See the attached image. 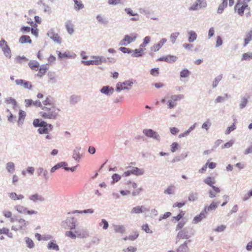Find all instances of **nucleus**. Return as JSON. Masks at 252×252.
Wrapping results in <instances>:
<instances>
[{"mask_svg":"<svg viewBox=\"0 0 252 252\" xmlns=\"http://www.w3.org/2000/svg\"><path fill=\"white\" fill-rule=\"evenodd\" d=\"M29 66L32 70H37L39 66V63L37 61L31 60L29 62Z\"/></svg>","mask_w":252,"mask_h":252,"instance_id":"nucleus-20","label":"nucleus"},{"mask_svg":"<svg viewBox=\"0 0 252 252\" xmlns=\"http://www.w3.org/2000/svg\"><path fill=\"white\" fill-rule=\"evenodd\" d=\"M248 6L246 3H242L238 1L235 6V9L238 10V13L242 16L244 14V10Z\"/></svg>","mask_w":252,"mask_h":252,"instance_id":"nucleus-10","label":"nucleus"},{"mask_svg":"<svg viewBox=\"0 0 252 252\" xmlns=\"http://www.w3.org/2000/svg\"><path fill=\"white\" fill-rule=\"evenodd\" d=\"M9 198L14 201L22 200L24 196L22 194H17L16 193L12 192L8 193Z\"/></svg>","mask_w":252,"mask_h":252,"instance_id":"nucleus-15","label":"nucleus"},{"mask_svg":"<svg viewBox=\"0 0 252 252\" xmlns=\"http://www.w3.org/2000/svg\"><path fill=\"white\" fill-rule=\"evenodd\" d=\"M230 97V95L227 93L223 94V96H218L215 99L216 103H221L227 100Z\"/></svg>","mask_w":252,"mask_h":252,"instance_id":"nucleus-16","label":"nucleus"},{"mask_svg":"<svg viewBox=\"0 0 252 252\" xmlns=\"http://www.w3.org/2000/svg\"><path fill=\"white\" fill-rule=\"evenodd\" d=\"M143 132L145 135L149 137L153 138L159 141L160 137L158 133L151 129H144Z\"/></svg>","mask_w":252,"mask_h":252,"instance_id":"nucleus-8","label":"nucleus"},{"mask_svg":"<svg viewBox=\"0 0 252 252\" xmlns=\"http://www.w3.org/2000/svg\"><path fill=\"white\" fill-rule=\"evenodd\" d=\"M160 61H164L168 63L175 62L177 60V57L173 55H168L166 57H160L159 59Z\"/></svg>","mask_w":252,"mask_h":252,"instance_id":"nucleus-14","label":"nucleus"},{"mask_svg":"<svg viewBox=\"0 0 252 252\" xmlns=\"http://www.w3.org/2000/svg\"><path fill=\"white\" fill-rule=\"evenodd\" d=\"M91 58L93 60V63H94V65H98L101 64L99 59H97V58H99V56H93L91 57Z\"/></svg>","mask_w":252,"mask_h":252,"instance_id":"nucleus-59","label":"nucleus"},{"mask_svg":"<svg viewBox=\"0 0 252 252\" xmlns=\"http://www.w3.org/2000/svg\"><path fill=\"white\" fill-rule=\"evenodd\" d=\"M142 229L147 233H152L153 232L149 228L148 224H144L141 226Z\"/></svg>","mask_w":252,"mask_h":252,"instance_id":"nucleus-54","label":"nucleus"},{"mask_svg":"<svg viewBox=\"0 0 252 252\" xmlns=\"http://www.w3.org/2000/svg\"><path fill=\"white\" fill-rule=\"evenodd\" d=\"M43 103L45 106H48L49 107H46V108L51 110V107H52V98L51 97H47L46 99L43 101Z\"/></svg>","mask_w":252,"mask_h":252,"instance_id":"nucleus-23","label":"nucleus"},{"mask_svg":"<svg viewBox=\"0 0 252 252\" xmlns=\"http://www.w3.org/2000/svg\"><path fill=\"white\" fill-rule=\"evenodd\" d=\"M18 222L19 223L18 227H16V226H12L11 227L12 230L17 231L19 229H22L25 228L28 224V222L24 219H19L18 220Z\"/></svg>","mask_w":252,"mask_h":252,"instance_id":"nucleus-11","label":"nucleus"},{"mask_svg":"<svg viewBox=\"0 0 252 252\" xmlns=\"http://www.w3.org/2000/svg\"><path fill=\"white\" fill-rule=\"evenodd\" d=\"M14 208L18 213L20 214H27L30 215L37 214L36 211L32 210H28L26 207H25L24 206L21 205H16L14 207Z\"/></svg>","mask_w":252,"mask_h":252,"instance_id":"nucleus-4","label":"nucleus"},{"mask_svg":"<svg viewBox=\"0 0 252 252\" xmlns=\"http://www.w3.org/2000/svg\"><path fill=\"white\" fill-rule=\"evenodd\" d=\"M114 91V89L109 86H104L100 90V92L101 94L108 96L111 95Z\"/></svg>","mask_w":252,"mask_h":252,"instance_id":"nucleus-9","label":"nucleus"},{"mask_svg":"<svg viewBox=\"0 0 252 252\" xmlns=\"http://www.w3.org/2000/svg\"><path fill=\"white\" fill-rule=\"evenodd\" d=\"M65 28L68 33L70 35L74 33V29L72 24L69 21L65 22Z\"/></svg>","mask_w":252,"mask_h":252,"instance_id":"nucleus-29","label":"nucleus"},{"mask_svg":"<svg viewBox=\"0 0 252 252\" xmlns=\"http://www.w3.org/2000/svg\"><path fill=\"white\" fill-rule=\"evenodd\" d=\"M252 59V53L248 52L243 54L242 60H248Z\"/></svg>","mask_w":252,"mask_h":252,"instance_id":"nucleus-50","label":"nucleus"},{"mask_svg":"<svg viewBox=\"0 0 252 252\" xmlns=\"http://www.w3.org/2000/svg\"><path fill=\"white\" fill-rule=\"evenodd\" d=\"M96 18L97 21L101 24H106L107 23L103 16L100 15H97L96 17Z\"/></svg>","mask_w":252,"mask_h":252,"instance_id":"nucleus-62","label":"nucleus"},{"mask_svg":"<svg viewBox=\"0 0 252 252\" xmlns=\"http://www.w3.org/2000/svg\"><path fill=\"white\" fill-rule=\"evenodd\" d=\"M2 234H4L11 238L13 237L12 233L10 232L9 230L5 227H3L2 228L0 229V235Z\"/></svg>","mask_w":252,"mask_h":252,"instance_id":"nucleus-35","label":"nucleus"},{"mask_svg":"<svg viewBox=\"0 0 252 252\" xmlns=\"http://www.w3.org/2000/svg\"><path fill=\"white\" fill-rule=\"evenodd\" d=\"M136 251V247L133 246H129L126 249L123 250L124 252H135Z\"/></svg>","mask_w":252,"mask_h":252,"instance_id":"nucleus-61","label":"nucleus"},{"mask_svg":"<svg viewBox=\"0 0 252 252\" xmlns=\"http://www.w3.org/2000/svg\"><path fill=\"white\" fill-rule=\"evenodd\" d=\"M204 182L206 184L212 187L215 183V180L214 177H207L204 180Z\"/></svg>","mask_w":252,"mask_h":252,"instance_id":"nucleus-34","label":"nucleus"},{"mask_svg":"<svg viewBox=\"0 0 252 252\" xmlns=\"http://www.w3.org/2000/svg\"><path fill=\"white\" fill-rule=\"evenodd\" d=\"M166 41L167 40L166 38H162L157 44L154 45L151 47V50L154 52H157Z\"/></svg>","mask_w":252,"mask_h":252,"instance_id":"nucleus-13","label":"nucleus"},{"mask_svg":"<svg viewBox=\"0 0 252 252\" xmlns=\"http://www.w3.org/2000/svg\"><path fill=\"white\" fill-rule=\"evenodd\" d=\"M131 173L132 174L135 175L136 176L141 175L144 174V170L142 169L138 168V167H133L131 168Z\"/></svg>","mask_w":252,"mask_h":252,"instance_id":"nucleus-25","label":"nucleus"},{"mask_svg":"<svg viewBox=\"0 0 252 252\" xmlns=\"http://www.w3.org/2000/svg\"><path fill=\"white\" fill-rule=\"evenodd\" d=\"M6 168L8 172H13L15 170V166L13 162H9L7 163Z\"/></svg>","mask_w":252,"mask_h":252,"instance_id":"nucleus-49","label":"nucleus"},{"mask_svg":"<svg viewBox=\"0 0 252 252\" xmlns=\"http://www.w3.org/2000/svg\"><path fill=\"white\" fill-rule=\"evenodd\" d=\"M196 124H194L192 126H190L187 131L180 135V137H184L187 136L191 130H192L195 127Z\"/></svg>","mask_w":252,"mask_h":252,"instance_id":"nucleus-60","label":"nucleus"},{"mask_svg":"<svg viewBox=\"0 0 252 252\" xmlns=\"http://www.w3.org/2000/svg\"><path fill=\"white\" fill-rule=\"evenodd\" d=\"M151 41V38L150 36H146L143 40V42L140 45V47L142 48L143 47H145L147 44L150 43Z\"/></svg>","mask_w":252,"mask_h":252,"instance_id":"nucleus-48","label":"nucleus"},{"mask_svg":"<svg viewBox=\"0 0 252 252\" xmlns=\"http://www.w3.org/2000/svg\"><path fill=\"white\" fill-rule=\"evenodd\" d=\"M48 69L47 65H42L40 66V68H38L39 69V72L37 74L38 76L42 77V75L45 74V73L46 72L47 70Z\"/></svg>","mask_w":252,"mask_h":252,"instance_id":"nucleus-33","label":"nucleus"},{"mask_svg":"<svg viewBox=\"0 0 252 252\" xmlns=\"http://www.w3.org/2000/svg\"><path fill=\"white\" fill-rule=\"evenodd\" d=\"M2 51L3 52L4 55L7 58H11V50L10 48L8 47L7 44L5 45V46L2 48Z\"/></svg>","mask_w":252,"mask_h":252,"instance_id":"nucleus-31","label":"nucleus"},{"mask_svg":"<svg viewBox=\"0 0 252 252\" xmlns=\"http://www.w3.org/2000/svg\"><path fill=\"white\" fill-rule=\"evenodd\" d=\"M76 237L85 238L87 235L86 232L84 230H77L75 231Z\"/></svg>","mask_w":252,"mask_h":252,"instance_id":"nucleus-39","label":"nucleus"},{"mask_svg":"<svg viewBox=\"0 0 252 252\" xmlns=\"http://www.w3.org/2000/svg\"><path fill=\"white\" fill-rule=\"evenodd\" d=\"M28 61V59L24 56H18L16 57L15 59V62L16 63L22 64L23 62H26Z\"/></svg>","mask_w":252,"mask_h":252,"instance_id":"nucleus-38","label":"nucleus"},{"mask_svg":"<svg viewBox=\"0 0 252 252\" xmlns=\"http://www.w3.org/2000/svg\"><path fill=\"white\" fill-rule=\"evenodd\" d=\"M80 100V96L79 95H72L69 98V102L71 104H75Z\"/></svg>","mask_w":252,"mask_h":252,"instance_id":"nucleus-32","label":"nucleus"},{"mask_svg":"<svg viewBox=\"0 0 252 252\" xmlns=\"http://www.w3.org/2000/svg\"><path fill=\"white\" fill-rule=\"evenodd\" d=\"M252 40V30L250 31L246 34V37L245 38L244 46L245 47L250 41Z\"/></svg>","mask_w":252,"mask_h":252,"instance_id":"nucleus-36","label":"nucleus"},{"mask_svg":"<svg viewBox=\"0 0 252 252\" xmlns=\"http://www.w3.org/2000/svg\"><path fill=\"white\" fill-rule=\"evenodd\" d=\"M144 50L143 48L136 49L132 50L131 56L133 57H141L143 55Z\"/></svg>","mask_w":252,"mask_h":252,"instance_id":"nucleus-18","label":"nucleus"},{"mask_svg":"<svg viewBox=\"0 0 252 252\" xmlns=\"http://www.w3.org/2000/svg\"><path fill=\"white\" fill-rule=\"evenodd\" d=\"M133 84L132 80H127L123 83L119 82L117 84L116 90L117 92H120L122 90H129L130 88L128 87H131Z\"/></svg>","mask_w":252,"mask_h":252,"instance_id":"nucleus-3","label":"nucleus"},{"mask_svg":"<svg viewBox=\"0 0 252 252\" xmlns=\"http://www.w3.org/2000/svg\"><path fill=\"white\" fill-rule=\"evenodd\" d=\"M44 122H40V121L39 120V119H35L34 121H33V125L35 126V127H37V126H41L42 125H44Z\"/></svg>","mask_w":252,"mask_h":252,"instance_id":"nucleus-64","label":"nucleus"},{"mask_svg":"<svg viewBox=\"0 0 252 252\" xmlns=\"http://www.w3.org/2000/svg\"><path fill=\"white\" fill-rule=\"evenodd\" d=\"M56 52L58 54L59 57L61 59L63 58L71 57V56L69 54V53L65 52L64 53H62L61 52L58 51H57Z\"/></svg>","mask_w":252,"mask_h":252,"instance_id":"nucleus-53","label":"nucleus"},{"mask_svg":"<svg viewBox=\"0 0 252 252\" xmlns=\"http://www.w3.org/2000/svg\"><path fill=\"white\" fill-rule=\"evenodd\" d=\"M119 50L124 53L131 54L132 53V50L129 48H127L125 47H121L119 48Z\"/></svg>","mask_w":252,"mask_h":252,"instance_id":"nucleus-58","label":"nucleus"},{"mask_svg":"<svg viewBox=\"0 0 252 252\" xmlns=\"http://www.w3.org/2000/svg\"><path fill=\"white\" fill-rule=\"evenodd\" d=\"M53 129V126L51 124H48L44 122L38 129V132L41 134H49Z\"/></svg>","mask_w":252,"mask_h":252,"instance_id":"nucleus-7","label":"nucleus"},{"mask_svg":"<svg viewBox=\"0 0 252 252\" xmlns=\"http://www.w3.org/2000/svg\"><path fill=\"white\" fill-rule=\"evenodd\" d=\"M227 6V4H225V3H221L220 4L218 7V10H217V13L218 14H221L222 13L225 7H226Z\"/></svg>","mask_w":252,"mask_h":252,"instance_id":"nucleus-51","label":"nucleus"},{"mask_svg":"<svg viewBox=\"0 0 252 252\" xmlns=\"http://www.w3.org/2000/svg\"><path fill=\"white\" fill-rule=\"evenodd\" d=\"M19 42L21 44L31 43L32 40L30 39V36L28 35H22L19 38Z\"/></svg>","mask_w":252,"mask_h":252,"instance_id":"nucleus-26","label":"nucleus"},{"mask_svg":"<svg viewBox=\"0 0 252 252\" xmlns=\"http://www.w3.org/2000/svg\"><path fill=\"white\" fill-rule=\"evenodd\" d=\"M115 232L119 233H124L126 232V229L124 225H115L114 226Z\"/></svg>","mask_w":252,"mask_h":252,"instance_id":"nucleus-27","label":"nucleus"},{"mask_svg":"<svg viewBox=\"0 0 252 252\" xmlns=\"http://www.w3.org/2000/svg\"><path fill=\"white\" fill-rule=\"evenodd\" d=\"M139 236V233L137 231H134L133 232V234L130 235L128 236H126L124 238V240H129V241H134Z\"/></svg>","mask_w":252,"mask_h":252,"instance_id":"nucleus-24","label":"nucleus"},{"mask_svg":"<svg viewBox=\"0 0 252 252\" xmlns=\"http://www.w3.org/2000/svg\"><path fill=\"white\" fill-rule=\"evenodd\" d=\"M26 242L27 244V246L29 248H32L34 247V243H33V241L32 239H31L30 238H27Z\"/></svg>","mask_w":252,"mask_h":252,"instance_id":"nucleus-63","label":"nucleus"},{"mask_svg":"<svg viewBox=\"0 0 252 252\" xmlns=\"http://www.w3.org/2000/svg\"><path fill=\"white\" fill-rule=\"evenodd\" d=\"M179 34L180 33L179 32H175L171 34L170 38L172 44H174L175 43L176 39Z\"/></svg>","mask_w":252,"mask_h":252,"instance_id":"nucleus-44","label":"nucleus"},{"mask_svg":"<svg viewBox=\"0 0 252 252\" xmlns=\"http://www.w3.org/2000/svg\"><path fill=\"white\" fill-rule=\"evenodd\" d=\"M248 102V98L243 97L241 100L240 103L239 104V108L241 109H243L247 105Z\"/></svg>","mask_w":252,"mask_h":252,"instance_id":"nucleus-47","label":"nucleus"},{"mask_svg":"<svg viewBox=\"0 0 252 252\" xmlns=\"http://www.w3.org/2000/svg\"><path fill=\"white\" fill-rule=\"evenodd\" d=\"M175 187L174 186H169L164 191V193L167 194H171L174 192Z\"/></svg>","mask_w":252,"mask_h":252,"instance_id":"nucleus-52","label":"nucleus"},{"mask_svg":"<svg viewBox=\"0 0 252 252\" xmlns=\"http://www.w3.org/2000/svg\"><path fill=\"white\" fill-rule=\"evenodd\" d=\"M48 248L50 250H54L56 251L59 250V246L54 242H50L48 243Z\"/></svg>","mask_w":252,"mask_h":252,"instance_id":"nucleus-43","label":"nucleus"},{"mask_svg":"<svg viewBox=\"0 0 252 252\" xmlns=\"http://www.w3.org/2000/svg\"><path fill=\"white\" fill-rule=\"evenodd\" d=\"M222 78V75L221 74V75H220L217 76L215 78L213 82L212 85V87L213 88H215L217 87L219 82L221 80Z\"/></svg>","mask_w":252,"mask_h":252,"instance_id":"nucleus-41","label":"nucleus"},{"mask_svg":"<svg viewBox=\"0 0 252 252\" xmlns=\"http://www.w3.org/2000/svg\"><path fill=\"white\" fill-rule=\"evenodd\" d=\"M205 217L204 214H200L198 216H196L193 219L194 223H197Z\"/></svg>","mask_w":252,"mask_h":252,"instance_id":"nucleus-56","label":"nucleus"},{"mask_svg":"<svg viewBox=\"0 0 252 252\" xmlns=\"http://www.w3.org/2000/svg\"><path fill=\"white\" fill-rule=\"evenodd\" d=\"M207 6L206 0H196L188 8L189 11H197L199 8H204Z\"/></svg>","mask_w":252,"mask_h":252,"instance_id":"nucleus-1","label":"nucleus"},{"mask_svg":"<svg viewBox=\"0 0 252 252\" xmlns=\"http://www.w3.org/2000/svg\"><path fill=\"white\" fill-rule=\"evenodd\" d=\"M217 208V203L215 202H212L211 204L208 206L206 207L205 208V211L206 212H208L211 210H213L216 209Z\"/></svg>","mask_w":252,"mask_h":252,"instance_id":"nucleus-42","label":"nucleus"},{"mask_svg":"<svg viewBox=\"0 0 252 252\" xmlns=\"http://www.w3.org/2000/svg\"><path fill=\"white\" fill-rule=\"evenodd\" d=\"M144 209H145V208L143 206H138L133 207L131 211V213L132 214L141 213L144 211Z\"/></svg>","mask_w":252,"mask_h":252,"instance_id":"nucleus-28","label":"nucleus"},{"mask_svg":"<svg viewBox=\"0 0 252 252\" xmlns=\"http://www.w3.org/2000/svg\"><path fill=\"white\" fill-rule=\"evenodd\" d=\"M184 98L183 94H174L170 97V99L168 101V109H173L176 104L175 103L177 101L180 100Z\"/></svg>","mask_w":252,"mask_h":252,"instance_id":"nucleus-2","label":"nucleus"},{"mask_svg":"<svg viewBox=\"0 0 252 252\" xmlns=\"http://www.w3.org/2000/svg\"><path fill=\"white\" fill-rule=\"evenodd\" d=\"M188 242H185L183 245H181L178 249V252H188V247L187 246Z\"/></svg>","mask_w":252,"mask_h":252,"instance_id":"nucleus-40","label":"nucleus"},{"mask_svg":"<svg viewBox=\"0 0 252 252\" xmlns=\"http://www.w3.org/2000/svg\"><path fill=\"white\" fill-rule=\"evenodd\" d=\"M190 72L187 69H184L180 72V77L181 78H187L189 75Z\"/></svg>","mask_w":252,"mask_h":252,"instance_id":"nucleus-46","label":"nucleus"},{"mask_svg":"<svg viewBox=\"0 0 252 252\" xmlns=\"http://www.w3.org/2000/svg\"><path fill=\"white\" fill-rule=\"evenodd\" d=\"M99 225L100 226H102L104 229H107L108 227L109 224L105 220L102 219L101 221L99 223Z\"/></svg>","mask_w":252,"mask_h":252,"instance_id":"nucleus-57","label":"nucleus"},{"mask_svg":"<svg viewBox=\"0 0 252 252\" xmlns=\"http://www.w3.org/2000/svg\"><path fill=\"white\" fill-rule=\"evenodd\" d=\"M29 198L30 200L34 202H36L37 201H42L44 200V198L38 194H34L30 196Z\"/></svg>","mask_w":252,"mask_h":252,"instance_id":"nucleus-30","label":"nucleus"},{"mask_svg":"<svg viewBox=\"0 0 252 252\" xmlns=\"http://www.w3.org/2000/svg\"><path fill=\"white\" fill-rule=\"evenodd\" d=\"M40 115L44 119H54L56 117L57 114L55 111H42L40 112Z\"/></svg>","mask_w":252,"mask_h":252,"instance_id":"nucleus-12","label":"nucleus"},{"mask_svg":"<svg viewBox=\"0 0 252 252\" xmlns=\"http://www.w3.org/2000/svg\"><path fill=\"white\" fill-rule=\"evenodd\" d=\"M2 214L6 218L10 219V221L11 222H14L15 221V219L13 217L12 213L11 211L8 210H5L3 211Z\"/></svg>","mask_w":252,"mask_h":252,"instance_id":"nucleus-21","label":"nucleus"},{"mask_svg":"<svg viewBox=\"0 0 252 252\" xmlns=\"http://www.w3.org/2000/svg\"><path fill=\"white\" fill-rule=\"evenodd\" d=\"M188 34L189 35L188 40L189 42H193L196 39L197 35L194 31H190L189 32Z\"/></svg>","mask_w":252,"mask_h":252,"instance_id":"nucleus-22","label":"nucleus"},{"mask_svg":"<svg viewBox=\"0 0 252 252\" xmlns=\"http://www.w3.org/2000/svg\"><path fill=\"white\" fill-rule=\"evenodd\" d=\"M47 35L54 42L58 44L61 43L62 39L58 33L55 32L54 30L50 29L47 33Z\"/></svg>","mask_w":252,"mask_h":252,"instance_id":"nucleus-6","label":"nucleus"},{"mask_svg":"<svg viewBox=\"0 0 252 252\" xmlns=\"http://www.w3.org/2000/svg\"><path fill=\"white\" fill-rule=\"evenodd\" d=\"M193 232L192 229L188 230V229H184L180 231L178 234L177 237L179 239H189L191 235H193Z\"/></svg>","mask_w":252,"mask_h":252,"instance_id":"nucleus-5","label":"nucleus"},{"mask_svg":"<svg viewBox=\"0 0 252 252\" xmlns=\"http://www.w3.org/2000/svg\"><path fill=\"white\" fill-rule=\"evenodd\" d=\"M84 6L81 1H75L74 3V9L76 10H80L84 8Z\"/></svg>","mask_w":252,"mask_h":252,"instance_id":"nucleus-45","label":"nucleus"},{"mask_svg":"<svg viewBox=\"0 0 252 252\" xmlns=\"http://www.w3.org/2000/svg\"><path fill=\"white\" fill-rule=\"evenodd\" d=\"M5 102L7 104L11 105V108L13 109H15L17 105L16 100L11 97L6 98L5 100Z\"/></svg>","mask_w":252,"mask_h":252,"instance_id":"nucleus-19","label":"nucleus"},{"mask_svg":"<svg viewBox=\"0 0 252 252\" xmlns=\"http://www.w3.org/2000/svg\"><path fill=\"white\" fill-rule=\"evenodd\" d=\"M236 121L235 120H234V122L233 124L228 127L225 130V134L226 135L229 134L231 131L234 130L236 128Z\"/></svg>","mask_w":252,"mask_h":252,"instance_id":"nucleus-37","label":"nucleus"},{"mask_svg":"<svg viewBox=\"0 0 252 252\" xmlns=\"http://www.w3.org/2000/svg\"><path fill=\"white\" fill-rule=\"evenodd\" d=\"M124 38L126 42L129 44L135 41L137 38V34L136 33H132L130 35H126Z\"/></svg>","mask_w":252,"mask_h":252,"instance_id":"nucleus-17","label":"nucleus"},{"mask_svg":"<svg viewBox=\"0 0 252 252\" xmlns=\"http://www.w3.org/2000/svg\"><path fill=\"white\" fill-rule=\"evenodd\" d=\"M108 3L110 5H113L123 3L122 0H108Z\"/></svg>","mask_w":252,"mask_h":252,"instance_id":"nucleus-55","label":"nucleus"}]
</instances>
